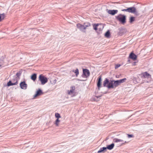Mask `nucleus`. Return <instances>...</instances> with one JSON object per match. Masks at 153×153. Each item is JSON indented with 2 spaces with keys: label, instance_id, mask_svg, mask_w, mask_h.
Here are the masks:
<instances>
[{
  "label": "nucleus",
  "instance_id": "obj_1",
  "mask_svg": "<svg viewBox=\"0 0 153 153\" xmlns=\"http://www.w3.org/2000/svg\"><path fill=\"white\" fill-rule=\"evenodd\" d=\"M103 86L107 87L108 89L114 88L112 80L110 81L108 79L105 78L103 82Z\"/></svg>",
  "mask_w": 153,
  "mask_h": 153
},
{
  "label": "nucleus",
  "instance_id": "obj_2",
  "mask_svg": "<svg viewBox=\"0 0 153 153\" xmlns=\"http://www.w3.org/2000/svg\"><path fill=\"white\" fill-rule=\"evenodd\" d=\"M116 19L122 24H124L126 22V16L124 15L119 14L116 16Z\"/></svg>",
  "mask_w": 153,
  "mask_h": 153
},
{
  "label": "nucleus",
  "instance_id": "obj_3",
  "mask_svg": "<svg viewBox=\"0 0 153 153\" xmlns=\"http://www.w3.org/2000/svg\"><path fill=\"white\" fill-rule=\"evenodd\" d=\"M39 80L41 82V84L42 85H44L48 81L47 78L42 74L39 75Z\"/></svg>",
  "mask_w": 153,
  "mask_h": 153
},
{
  "label": "nucleus",
  "instance_id": "obj_4",
  "mask_svg": "<svg viewBox=\"0 0 153 153\" xmlns=\"http://www.w3.org/2000/svg\"><path fill=\"white\" fill-rule=\"evenodd\" d=\"M90 73L88 70L87 69H83V74L81 76L82 77L87 78L89 76Z\"/></svg>",
  "mask_w": 153,
  "mask_h": 153
},
{
  "label": "nucleus",
  "instance_id": "obj_5",
  "mask_svg": "<svg viewBox=\"0 0 153 153\" xmlns=\"http://www.w3.org/2000/svg\"><path fill=\"white\" fill-rule=\"evenodd\" d=\"M76 27L81 31L85 32V30L86 28L84 24L82 25L80 23H78L76 24Z\"/></svg>",
  "mask_w": 153,
  "mask_h": 153
},
{
  "label": "nucleus",
  "instance_id": "obj_6",
  "mask_svg": "<svg viewBox=\"0 0 153 153\" xmlns=\"http://www.w3.org/2000/svg\"><path fill=\"white\" fill-rule=\"evenodd\" d=\"M20 86L22 89L25 90L27 88V85L25 81L22 82L20 83Z\"/></svg>",
  "mask_w": 153,
  "mask_h": 153
},
{
  "label": "nucleus",
  "instance_id": "obj_7",
  "mask_svg": "<svg viewBox=\"0 0 153 153\" xmlns=\"http://www.w3.org/2000/svg\"><path fill=\"white\" fill-rule=\"evenodd\" d=\"M102 80V76H100L98 78V81L97 84V86L99 90H100V88L101 87V83Z\"/></svg>",
  "mask_w": 153,
  "mask_h": 153
},
{
  "label": "nucleus",
  "instance_id": "obj_8",
  "mask_svg": "<svg viewBox=\"0 0 153 153\" xmlns=\"http://www.w3.org/2000/svg\"><path fill=\"white\" fill-rule=\"evenodd\" d=\"M129 57L130 58L135 60L137 59V56L136 55L134 54L133 52H132L130 53Z\"/></svg>",
  "mask_w": 153,
  "mask_h": 153
},
{
  "label": "nucleus",
  "instance_id": "obj_9",
  "mask_svg": "<svg viewBox=\"0 0 153 153\" xmlns=\"http://www.w3.org/2000/svg\"><path fill=\"white\" fill-rule=\"evenodd\" d=\"M43 94V93L42 90L41 89H39L36 91V94L34 96V97H36L38 96L41 95Z\"/></svg>",
  "mask_w": 153,
  "mask_h": 153
},
{
  "label": "nucleus",
  "instance_id": "obj_10",
  "mask_svg": "<svg viewBox=\"0 0 153 153\" xmlns=\"http://www.w3.org/2000/svg\"><path fill=\"white\" fill-rule=\"evenodd\" d=\"M118 12V10H109L108 13L109 14L112 15H114Z\"/></svg>",
  "mask_w": 153,
  "mask_h": 153
},
{
  "label": "nucleus",
  "instance_id": "obj_11",
  "mask_svg": "<svg viewBox=\"0 0 153 153\" xmlns=\"http://www.w3.org/2000/svg\"><path fill=\"white\" fill-rule=\"evenodd\" d=\"M112 81L113 82L114 88H115L116 87H117L118 85H120V84L118 80H112Z\"/></svg>",
  "mask_w": 153,
  "mask_h": 153
},
{
  "label": "nucleus",
  "instance_id": "obj_12",
  "mask_svg": "<svg viewBox=\"0 0 153 153\" xmlns=\"http://www.w3.org/2000/svg\"><path fill=\"white\" fill-rule=\"evenodd\" d=\"M75 87L74 86H72L71 87V89L68 91V94H70L74 92Z\"/></svg>",
  "mask_w": 153,
  "mask_h": 153
},
{
  "label": "nucleus",
  "instance_id": "obj_13",
  "mask_svg": "<svg viewBox=\"0 0 153 153\" xmlns=\"http://www.w3.org/2000/svg\"><path fill=\"white\" fill-rule=\"evenodd\" d=\"M128 13H133L135 12L136 8L134 7H128Z\"/></svg>",
  "mask_w": 153,
  "mask_h": 153
},
{
  "label": "nucleus",
  "instance_id": "obj_14",
  "mask_svg": "<svg viewBox=\"0 0 153 153\" xmlns=\"http://www.w3.org/2000/svg\"><path fill=\"white\" fill-rule=\"evenodd\" d=\"M17 85V82H12V81L11 80H10L7 83V86H10L12 85Z\"/></svg>",
  "mask_w": 153,
  "mask_h": 153
},
{
  "label": "nucleus",
  "instance_id": "obj_15",
  "mask_svg": "<svg viewBox=\"0 0 153 153\" xmlns=\"http://www.w3.org/2000/svg\"><path fill=\"white\" fill-rule=\"evenodd\" d=\"M37 78V74L35 73L33 74L31 76L30 78L33 81L36 80Z\"/></svg>",
  "mask_w": 153,
  "mask_h": 153
},
{
  "label": "nucleus",
  "instance_id": "obj_16",
  "mask_svg": "<svg viewBox=\"0 0 153 153\" xmlns=\"http://www.w3.org/2000/svg\"><path fill=\"white\" fill-rule=\"evenodd\" d=\"M114 143H112L110 145L107 146V148L108 150H111L114 147Z\"/></svg>",
  "mask_w": 153,
  "mask_h": 153
},
{
  "label": "nucleus",
  "instance_id": "obj_17",
  "mask_svg": "<svg viewBox=\"0 0 153 153\" xmlns=\"http://www.w3.org/2000/svg\"><path fill=\"white\" fill-rule=\"evenodd\" d=\"M22 73V71H20L16 73V75L14 76L15 77H17V78H20V77L21 76Z\"/></svg>",
  "mask_w": 153,
  "mask_h": 153
},
{
  "label": "nucleus",
  "instance_id": "obj_18",
  "mask_svg": "<svg viewBox=\"0 0 153 153\" xmlns=\"http://www.w3.org/2000/svg\"><path fill=\"white\" fill-rule=\"evenodd\" d=\"M143 76L144 78L148 77L150 76V75L147 72H146L143 73Z\"/></svg>",
  "mask_w": 153,
  "mask_h": 153
},
{
  "label": "nucleus",
  "instance_id": "obj_19",
  "mask_svg": "<svg viewBox=\"0 0 153 153\" xmlns=\"http://www.w3.org/2000/svg\"><path fill=\"white\" fill-rule=\"evenodd\" d=\"M129 22L130 23H132L135 20V17L133 16H131L129 18Z\"/></svg>",
  "mask_w": 153,
  "mask_h": 153
},
{
  "label": "nucleus",
  "instance_id": "obj_20",
  "mask_svg": "<svg viewBox=\"0 0 153 153\" xmlns=\"http://www.w3.org/2000/svg\"><path fill=\"white\" fill-rule=\"evenodd\" d=\"M113 141L115 143H117L118 142H124V141L123 140L117 138H115L114 139Z\"/></svg>",
  "mask_w": 153,
  "mask_h": 153
},
{
  "label": "nucleus",
  "instance_id": "obj_21",
  "mask_svg": "<svg viewBox=\"0 0 153 153\" xmlns=\"http://www.w3.org/2000/svg\"><path fill=\"white\" fill-rule=\"evenodd\" d=\"M100 25L102 26V25L101 24H100ZM99 26V24H94L93 25V27L94 29L95 30H97L98 29V27Z\"/></svg>",
  "mask_w": 153,
  "mask_h": 153
},
{
  "label": "nucleus",
  "instance_id": "obj_22",
  "mask_svg": "<svg viewBox=\"0 0 153 153\" xmlns=\"http://www.w3.org/2000/svg\"><path fill=\"white\" fill-rule=\"evenodd\" d=\"M110 33L109 30L107 31L105 34V36L107 38H108L110 37Z\"/></svg>",
  "mask_w": 153,
  "mask_h": 153
},
{
  "label": "nucleus",
  "instance_id": "obj_23",
  "mask_svg": "<svg viewBox=\"0 0 153 153\" xmlns=\"http://www.w3.org/2000/svg\"><path fill=\"white\" fill-rule=\"evenodd\" d=\"M5 17V15L4 13L0 14V22L4 19Z\"/></svg>",
  "mask_w": 153,
  "mask_h": 153
},
{
  "label": "nucleus",
  "instance_id": "obj_24",
  "mask_svg": "<svg viewBox=\"0 0 153 153\" xmlns=\"http://www.w3.org/2000/svg\"><path fill=\"white\" fill-rule=\"evenodd\" d=\"M72 71L73 72L75 73L76 76H78L79 74V70L78 68H76L75 70H73Z\"/></svg>",
  "mask_w": 153,
  "mask_h": 153
},
{
  "label": "nucleus",
  "instance_id": "obj_25",
  "mask_svg": "<svg viewBox=\"0 0 153 153\" xmlns=\"http://www.w3.org/2000/svg\"><path fill=\"white\" fill-rule=\"evenodd\" d=\"M127 79L126 78H124L123 79H121L120 80H118L120 84L124 82H125V81Z\"/></svg>",
  "mask_w": 153,
  "mask_h": 153
},
{
  "label": "nucleus",
  "instance_id": "obj_26",
  "mask_svg": "<svg viewBox=\"0 0 153 153\" xmlns=\"http://www.w3.org/2000/svg\"><path fill=\"white\" fill-rule=\"evenodd\" d=\"M84 25L86 29V28L87 27H89L91 26L90 24L89 23H84Z\"/></svg>",
  "mask_w": 153,
  "mask_h": 153
},
{
  "label": "nucleus",
  "instance_id": "obj_27",
  "mask_svg": "<svg viewBox=\"0 0 153 153\" xmlns=\"http://www.w3.org/2000/svg\"><path fill=\"white\" fill-rule=\"evenodd\" d=\"M12 81L13 82H17V84L18 83V80H17V77H15V76H14L13 78V79H12Z\"/></svg>",
  "mask_w": 153,
  "mask_h": 153
},
{
  "label": "nucleus",
  "instance_id": "obj_28",
  "mask_svg": "<svg viewBox=\"0 0 153 153\" xmlns=\"http://www.w3.org/2000/svg\"><path fill=\"white\" fill-rule=\"evenodd\" d=\"M59 122L60 120L59 119L57 118L55 123V124L56 126H59Z\"/></svg>",
  "mask_w": 153,
  "mask_h": 153
},
{
  "label": "nucleus",
  "instance_id": "obj_29",
  "mask_svg": "<svg viewBox=\"0 0 153 153\" xmlns=\"http://www.w3.org/2000/svg\"><path fill=\"white\" fill-rule=\"evenodd\" d=\"M55 116L56 118L58 119L61 117L60 114L58 113H55Z\"/></svg>",
  "mask_w": 153,
  "mask_h": 153
},
{
  "label": "nucleus",
  "instance_id": "obj_30",
  "mask_svg": "<svg viewBox=\"0 0 153 153\" xmlns=\"http://www.w3.org/2000/svg\"><path fill=\"white\" fill-rule=\"evenodd\" d=\"M121 10L123 11H125L128 12V7H127L126 9H122Z\"/></svg>",
  "mask_w": 153,
  "mask_h": 153
},
{
  "label": "nucleus",
  "instance_id": "obj_31",
  "mask_svg": "<svg viewBox=\"0 0 153 153\" xmlns=\"http://www.w3.org/2000/svg\"><path fill=\"white\" fill-rule=\"evenodd\" d=\"M120 65L119 64H117L116 65L115 67V69H117L119 67H120Z\"/></svg>",
  "mask_w": 153,
  "mask_h": 153
},
{
  "label": "nucleus",
  "instance_id": "obj_32",
  "mask_svg": "<svg viewBox=\"0 0 153 153\" xmlns=\"http://www.w3.org/2000/svg\"><path fill=\"white\" fill-rule=\"evenodd\" d=\"M101 148L103 152L105 151L107 149V147H103Z\"/></svg>",
  "mask_w": 153,
  "mask_h": 153
},
{
  "label": "nucleus",
  "instance_id": "obj_33",
  "mask_svg": "<svg viewBox=\"0 0 153 153\" xmlns=\"http://www.w3.org/2000/svg\"><path fill=\"white\" fill-rule=\"evenodd\" d=\"M127 134V135L128 136V138H130L133 137V135L132 134Z\"/></svg>",
  "mask_w": 153,
  "mask_h": 153
},
{
  "label": "nucleus",
  "instance_id": "obj_34",
  "mask_svg": "<svg viewBox=\"0 0 153 153\" xmlns=\"http://www.w3.org/2000/svg\"><path fill=\"white\" fill-rule=\"evenodd\" d=\"M102 152H103L102 148H100V149L98 151L97 153H100Z\"/></svg>",
  "mask_w": 153,
  "mask_h": 153
},
{
  "label": "nucleus",
  "instance_id": "obj_35",
  "mask_svg": "<svg viewBox=\"0 0 153 153\" xmlns=\"http://www.w3.org/2000/svg\"><path fill=\"white\" fill-rule=\"evenodd\" d=\"M133 13H134L135 15H137V16H138V14H139L138 13V12L137 11L136 9V10L135 11V12Z\"/></svg>",
  "mask_w": 153,
  "mask_h": 153
},
{
  "label": "nucleus",
  "instance_id": "obj_36",
  "mask_svg": "<svg viewBox=\"0 0 153 153\" xmlns=\"http://www.w3.org/2000/svg\"><path fill=\"white\" fill-rule=\"evenodd\" d=\"M77 80L78 81H84V80H81V79H77Z\"/></svg>",
  "mask_w": 153,
  "mask_h": 153
},
{
  "label": "nucleus",
  "instance_id": "obj_37",
  "mask_svg": "<svg viewBox=\"0 0 153 153\" xmlns=\"http://www.w3.org/2000/svg\"><path fill=\"white\" fill-rule=\"evenodd\" d=\"M98 29H99V30L100 31H101V30H102V29H101V28H99L98 27Z\"/></svg>",
  "mask_w": 153,
  "mask_h": 153
},
{
  "label": "nucleus",
  "instance_id": "obj_38",
  "mask_svg": "<svg viewBox=\"0 0 153 153\" xmlns=\"http://www.w3.org/2000/svg\"><path fill=\"white\" fill-rule=\"evenodd\" d=\"M96 97L97 98H99L100 97H101L100 96H96Z\"/></svg>",
  "mask_w": 153,
  "mask_h": 153
},
{
  "label": "nucleus",
  "instance_id": "obj_39",
  "mask_svg": "<svg viewBox=\"0 0 153 153\" xmlns=\"http://www.w3.org/2000/svg\"><path fill=\"white\" fill-rule=\"evenodd\" d=\"M126 143V141H125L124 143H122L123 144H124V143Z\"/></svg>",
  "mask_w": 153,
  "mask_h": 153
},
{
  "label": "nucleus",
  "instance_id": "obj_40",
  "mask_svg": "<svg viewBox=\"0 0 153 153\" xmlns=\"http://www.w3.org/2000/svg\"><path fill=\"white\" fill-rule=\"evenodd\" d=\"M1 65H0V67H1Z\"/></svg>",
  "mask_w": 153,
  "mask_h": 153
},
{
  "label": "nucleus",
  "instance_id": "obj_41",
  "mask_svg": "<svg viewBox=\"0 0 153 153\" xmlns=\"http://www.w3.org/2000/svg\"><path fill=\"white\" fill-rule=\"evenodd\" d=\"M116 76L117 77V76Z\"/></svg>",
  "mask_w": 153,
  "mask_h": 153
}]
</instances>
